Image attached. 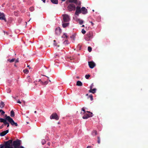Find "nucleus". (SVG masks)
<instances>
[{"label": "nucleus", "mask_w": 148, "mask_h": 148, "mask_svg": "<svg viewBox=\"0 0 148 148\" xmlns=\"http://www.w3.org/2000/svg\"><path fill=\"white\" fill-rule=\"evenodd\" d=\"M93 36V33L91 31H90L87 33L85 36V39L87 41H89L92 39Z\"/></svg>", "instance_id": "f257e3e1"}, {"label": "nucleus", "mask_w": 148, "mask_h": 148, "mask_svg": "<svg viewBox=\"0 0 148 148\" xmlns=\"http://www.w3.org/2000/svg\"><path fill=\"white\" fill-rule=\"evenodd\" d=\"M6 119L12 125H14L16 126H18L17 123L15 122L13 119L10 116H7L6 117Z\"/></svg>", "instance_id": "f03ea898"}, {"label": "nucleus", "mask_w": 148, "mask_h": 148, "mask_svg": "<svg viewBox=\"0 0 148 148\" xmlns=\"http://www.w3.org/2000/svg\"><path fill=\"white\" fill-rule=\"evenodd\" d=\"M75 5L73 3H71L67 7L68 10L70 12L75 10Z\"/></svg>", "instance_id": "7ed1b4c3"}, {"label": "nucleus", "mask_w": 148, "mask_h": 148, "mask_svg": "<svg viewBox=\"0 0 148 148\" xmlns=\"http://www.w3.org/2000/svg\"><path fill=\"white\" fill-rule=\"evenodd\" d=\"M20 141L19 140H15L13 142V145L14 146L15 148H18L20 145Z\"/></svg>", "instance_id": "20e7f679"}, {"label": "nucleus", "mask_w": 148, "mask_h": 148, "mask_svg": "<svg viewBox=\"0 0 148 148\" xmlns=\"http://www.w3.org/2000/svg\"><path fill=\"white\" fill-rule=\"evenodd\" d=\"M63 17V22L64 23L68 22L70 20L69 16L67 14H64L62 15Z\"/></svg>", "instance_id": "39448f33"}, {"label": "nucleus", "mask_w": 148, "mask_h": 148, "mask_svg": "<svg viewBox=\"0 0 148 148\" xmlns=\"http://www.w3.org/2000/svg\"><path fill=\"white\" fill-rule=\"evenodd\" d=\"M50 119H55L56 120H58L59 119V117L56 113H53L50 116Z\"/></svg>", "instance_id": "423d86ee"}, {"label": "nucleus", "mask_w": 148, "mask_h": 148, "mask_svg": "<svg viewBox=\"0 0 148 148\" xmlns=\"http://www.w3.org/2000/svg\"><path fill=\"white\" fill-rule=\"evenodd\" d=\"M86 112H87L88 113V114L86 113L84 115V116H83L82 118L83 119H88V118H89V117H92V113L88 111H86Z\"/></svg>", "instance_id": "0eeeda50"}, {"label": "nucleus", "mask_w": 148, "mask_h": 148, "mask_svg": "<svg viewBox=\"0 0 148 148\" xmlns=\"http://www.w3.org/2000/svg\"><path fill=\"white\" fill-rule=\"evenodd\" d=\"M81 13V10L80 7L79 6H77L75 14L77 16H78L79 14Z\"/></svg>", "instance_id": "6e6552de"}, {"label": "nucleus", "mask_w": 148, "mask_h": 148, "mask_svg": "<svg viewBox=\"0 0 148 148\" xmlns=\"http://www.w3.org/2000/svg\"><path fill=\"white\" fill-rule=\"evenodd\" d=\"M29 72V75L30 76H28V77L32 76L33 73V69L31 67H30L28 65V73Z\"/></svg>", "instance_id": "1a4fd4ad"}, {"label": "nucleus", "mask_w": 148, "mask_h": 148, "mask_svg": "<svg viewBox=\"0 0 148 148\" xmlns=\"http://www.w3.org/2000/svg\"><path fill=\"white\" fill-rule=\"evenodd\" d=\"M88 63L89 66L91 69H93L95 66V63L92 61L88 62Z\"/></svg>", "instance_id": "9d476101"}, {"label": "nucleus", "mask_w": 148, "mask_h": 148, "mask_svg": "<svg viewBox=\"0 0 148 148\" xmlns=\"http://www.w3.org/2000/svg\"><path fill=\"white\" fill-rule=\"evenodd\" d=\"M62 30L60 27H58L56 28L55 30L56 34L57 35H59L61 33Z\"/></svg>", "instance_id": "9b49d317"}, {"label": "nucleus", "mask_w": 148, "mask_h": 148, "mask_svg": "<svg viewBox=\"0 0 148 148\" xmlns=\"http://www.w3.org/2000/svg\"><path fill=\"white\" fill-rule=\"evenodd\" d=\"M81 13L83 14H86L87 13V10L84 7H82L81 9Z\"/></svg>", "instance_id": "f8f14e48"}, {"label": "nucleus", "mask_w": 148, "mask_h": 148, "mask_svg": "<svg viewBox=\"0 0 148 148\" xmlns=\"http://www.w3.org/2000/svg\"><path fill=\"white\" fill-rule=\"evenodd\" d=\"M0 19L4 20L5 22H6L5 17V15L3 13H0Z\"/></svg>", "instance_id": "ddd939ff"}, {"label": "nucleus", "mask_w": 148, "mask_h": 148, "mask_svg": "<svg viewBox=\"0 0 148 148\" xmlns=\"http://www.w3.org/2000/svg\"><path fill=\"white\" fill-rule=\"evenodd\" d=\"M8 130H7L5 131H4L1 132L0 133V136H4L8 132Z\"/></svg>", "instance_id": "4468645a"}, {"label": "nucleus", "mask_w": 148, "mask_h": 148, "mask_svg": "<svg viewBox=\"0 0 148 148\" xmlns=\"http://www.w3.org/2000/svg\"><path fill=\"white\" fill-rule=\"evenodd\" d=\"M96 90L97 89L96 88L92 89L89 90V92L94 94L96 92Z\"/></svg>", "instance_id": "2eb2a0df"}, {"label": "nucleus", "mask_w": 148, "mask_h": 148, "mask_svg": "<svg viewBox=\"0 0 148 148\" xmlns=\"http://www.w3.org/2000/svg\"><path fill=\"white\" fill-rule=\"evenodd\" d=\"M82 83L79 81H78L77 82L76 85L78 86H82Z\"/></svg>", "instance_id": "dca6fc26"}, {"label": "nucleus", "mask_w": 148, "mask_h": 148, "mask_svg": "<svg viewBox=\"0 0 148 148\" xmlns=\"http://www.w3.org/2000/svg\"><path fill=\"white\" fill-rule=\"evenodd\" d=\"M68 1L69 3H73L75 4H77V0H68Z\"/></svg>", "instance_id": "f3484780"}, {"label": "nucleus", "mask_w": 148, "mask_h": 148, "mask_svg": "<svg viewBox=\"0 0 148 148\" xmlns=\"http://www.w3.org/2000/svg\"><path fill=\"white\" fill-rule=\"evenodd\" d=\"M69 23H63L62 24V26L63 27L65 28L66 27L68 26L69 25Z\"/></svg>", "instance_id": "a211bd4d"}, {"label": "nucleus", "mask_w": 148, "mask_h": 148, "mask_svg": "<svg viewBox=\"0 0 148 148\" xmlns=\"http://www.w3.org/2000/svg\"><path fill=\"white\" fill-rule=\"evenodd\" d=\"M5 106L4 103L3 101H1L0 103V108H3Z\"/></svg>", "instance_id": "6ab92c4d"}, {"label": "nucleus", "mask_w": 148, "mask_h": 148, "mask_svg": "<svg viewBox=\"0 0 148 148\" xmlns=\"http://www.w3.org/2000/svg\"><path fill=\"white\" fill-rule=\"evenodd\" d=\"M51 2L55 4H58V0H51Z\"/></svg>", "instance_id": "aec40b11"}, {"label": "nucleus", "mask_w": 148, "mask_h": 148, "mask_svg": "<svg viewBox=\"0 0 148 148\" xmlns=\"http://www.w3.org/2000/svg\"><path fill=\"white\" fill-rule=\"evenodd\" d=\"M92 134L93 136H96L97 135V132L95 130H93L92 132Z\"/></svg>", "instance_id": "412c9836"}, {"label": "nucleus", "mask_w": 148, "mask_h": 148, "mask_svg": "<svg viewBox=\"0 0 148 148\" xmlns=\"http://www.w3.org/2000/svg\"><path fill=\"white\" fill-rule=\"evenodd\" d=\"M77 21L79 22V24L80 25L82 24L83 23V22H84V21L83 20H81L80 19H77Z\"/></svg>", "instance_id": "4be33fe9"}, {"label": "nucleus", "mask_w": 148, "mask_h": 148, "mask_svg": "<svg viewBox=\"0 0 148 148\" xmlns=\"http://www.w3.org/2000/svg\"><path fill=\"white\" fill-rule=\"evenodd\" d=\"M73 58L72 57H68L66 58V60L67 61H71L73 60Z\"/></svg>", "instance_id": "5701e85b"}, {"label": "nucleus", "mask_w": 148, "mask_h": 148, "mask_svg": "<svg viewBox=\"0 0 148 148\" xmlns=\"http://www.w3.org/2000/svg\"><path fill=\"white\" fill-rule=\"evenodd\" d=\"M10 116L12 117L14 116V112L13 110H12L10 112Z\"/></svg>", "instance_id": "b1692460"}, {"label": "nucleus", "mask_w": 148, "mask_h": 148, "mask_svg": "<svg viewBox=\"0 0 148 148\" xmlns=\"http://www.w3.org/2000/svg\"><path fill=\"white\" fill-rule=\"evenodd\" d=\"M15 58H13L11 60L8 59V61H9L11 63V62H14L15 61Z\"/></svg>", "instance_id": "393cba45"}, {"label": "nucleus", "mask_w": 148, "mask_h": 148, "mask_svg": "<svg viewBox=\"0 0 148 148\" xmlns=\"http://www.w3.org/2000/svg\"><path fill=\"white\" fill-rule=\"evenodd\" d=\"M53 42H54V43H53V45L55 46H57L58 47H59V45H57V43L56 42V40H53Z\"/></svg>", "instance_id": "a878e982"}, {"label": "nucleus", "mask_w": 148, "mask_h": 148, "mask_svg": "<svg viewBox=\"0 0 148 148\" xmlns=\"http://www.w3.org/2000/svg\"><path fill=\"white\" fill-rule=\"evenodd\" d=\"M97 142L98 144H99L100 143V139L99 136H98L97 137Z\"/></svg>", "instance_id": "bb28decb"}, {"label": "nucleus", "mask_w": 148, "mask_h": 148, "mask_svg": "<svg viewBox=\"0 0 148 148\" xmlns=\"http://www.w3.org/2000/svg\"><path fill=\"white\" fill-rule=\"evenodd\" d=\"M48 82L47 81H45L44 82H41V83L43 85H46L48 84Z\"/></svg>", "instance_id": "cd10ccee"}, {"label": "nucleus", "mask_w": 148, "mask_h": 148, "mask_svg": "<svg viewBox=\"0 0 148 148\" xmlns=\"http://www.w3.org/2000/svg\"><path fill=\"white\" fill-rule=\"evenodd\" d=\"M5 119H2V118H0V121L1 122L4 123L5 121Z\"/></svg>", "instance_id": "c85d7f7f"}, {"label": "nucleus", "mask_w": 148, "mask_h": 148, "mask_svg": "<svg viewBox=\"0 0 148 148\" xmlns=\"http://www.w3.org/2000/svg\"><path fill=\"white\" fill-rule=\"evenodd\" d=\"M88 51L89 52H90L92 51V48L90 47H88Z\"/></svg>", "instance_id": "c756f323"}, {"label": "nucleus", "mask_w": 148, "mask_h": 148, "mask_svg": "<svg viewBox=\"0 0 148 148\" xmlns=\"http://www.w3.org/2000/svg\"><path fill=\"white\" fill-rule=\"evenodd\" d=\"M42 144V145H44L45 144L46 141L45 140H42L41 141Z\"/></svg>", "instance_id": "7c9ffc66"}, {"label": "nucleus", "mask_w": 148, "mask_h": 148, "mask_svg": "<svg viewBox=\"0 0 148 148\" xmlns=\"http://www.w3.org/2000/svg\"><path fill=\"white\" fill-rule=\"evenodd\" d=\"M90 77V75L89 74L86 75L85 76V77L86 79H88Z\"/></svg>", "instance_id": "2f4dec72"}, {"label": "nucleus", "mask_w": 148, "mask_h": 148, "mask_svg": "<svg viewBox=\"0 0 148 148\" xmlns=\"http://www.w3.org/2000/svg\"><path fill=\"white\" fill-rule=\"evenodd\" d=\"M68 41L67 40H65L63 42V43L64 45H66L68 44Z\"/></svg>", "instance_id": "473e14b6"}, {"label": "nucleus", "mask_w": 148, "mask_h": 148, "mask_svg": "<svg viewBox=\"0 0 148 148\" xmlns=\"http://www.w3.org/2000/svg\"><path fill=\"white\" fill-rule=\"evenodd\" d=\"M82 32L83 34H84L86 33V31L84 30V29H83L82 31Z\"/></svg>", "instance_id": "72a5a7b5"}, {"label": "nucleus", "mask_w": 148, "mask_h": 148, "mask_svg": "<svg viewBox=\"0 0 148 148\" xmlns=\"http://www.w3.org/2000/svg\"><path fill=\"white\" fill-rule=\"evenodd\" d=\"M34 10V7H31L29 8V10L31 11L32 12Z\"/></svg>", "instance_id": "f704fd0d"}, {"label": "nucleus", "mask_w": 148, "mask_h": 148, "mask_svg": "<svg viewBox=\"0 0 148 148\" xmlns=\"http://www.w3.org/2000/svg\"><path fill=\"white\" fill-rule=\"evenodd\" d=\"M89 97L91 101H92L93 99V96L92 95H90L89 96Z\"/></svg>", "instance_id": "c9c22d12"}, {"label": "nucleus", "mask_w": 148, "mask_h": 148, "mask_svg": "<svg viewBox=\"0 0 148 148\" xmlns=\"http://www.w3.org/2000/svg\"><path fill=\"white\" fill-rule=\"evenodd\" d=\"M23 72L27 74V72H28V70H27V69H25V70H23Z\"/></svg>", "instance_id": "e433bc0d"}, {"label": "nucleus", "mask_w": 148, "mask_h": 148, "mask_svg": "<svg viewBox=\"0 0 148 148\" xmlns=\"http://www.w3.org/2000/svg\"><path fill=\"white\" fill-rule=\"evenodd\" d=\"M6 120H7L6 119L5 120V121L3 123L5 125H7V124H8V122H7Z\"/></svg>", "instance_id": "4c0bfd02"}, {"label": "nucleus", "mask_w": 148, "mask_h": 148, "mask_svg": "<svg viewBox=\"0 0 148 148\" xmlns=\"http://www.w3.org/2000/svg\"><path fill=\"white\" fill-rule=\"evenodd\" d=\"M14 61L15 62V63H16L18 62H19L18 59L17 58L16 60H15Z\"/></svg>", "instance_id": "58836bf2"}, {"label": "nucleus", "mask_w": 148, "mask_h": 148, "mask_svg": "<svg viewBox=\"0 0 148 148\" xmlns=\"http://www.w3.org/2000/svg\"><path fill=\"white\" fill-rule=\"evenodd\" d=\"M82 111H83L84 112V113H86V111L84 108V107H83L82 108Z\"/></svg>", "instance_id": "ea45409f"}, {"label": "nucleus", "mask_w": 148, "mask_h": 148, "mask_svg": "<svg viewBox=\"0 0 148 148\" xmlns=\"http://www.w3.org/2000/svg\"><path fill=\"white\" fill-rule=\"evenodd\" d=\"M1 114L2 115H3L5 113V112L3 111L2 110H1Z\"/></svg>", "instance_id": "a19ab883"}, {"label": "nucleus", "mask_w": 148, "mask_h": 148, "mask_svg": "<svg viewBox=\"0 0 148 148\" xmlns=\"http://www.w3.org/2000/svg\"><path fill=\"white\" fill-rule=\"evenodd\" d=\"M93 84H91V86H90V89H92V88L93 87Z\"/></svg>", "instance_id": "79ce46f5"}, {"label": "nucleus", "mask_w": 148, "mask_h": 148, "mask_svg": "<svg viewBox=\"0 0 148 148\" xmlns=\"http://www.w3.org/2000/svg\"><path fill=\"white\" fill-rule=\"evenodd\" d=\"M90 22L91 23L92 26L94 25V23L92 21H90Z\"/></svg>", "instance_id": "37998d69"}, {"label": "nucleus", "mask_w": 148, "mask_h": 148, "mask_svg": "<svg viewBox=\"0 0 148 148\" xmlns=\"http://www.w3.org/2000/svg\"><path fill=\"white\" fill-rule=\"evenodd\" d=\"M32 81L31 78H28V82H30Z\"/></svg>", "instance_id": "c03bdc74"}, {"label": "nucleus", "mask_w": 148, "mask_h": 148, "mask_svg": "<svg viewBox=\"0 0 148 148\" xmlns=\"http://www.w3.org/2000/svg\"><path fill=\"white\" fill-rule=\"evenodd\" d=\"M3 127V125H2L1 126H0V129H2Z\"/></svg>", "instance_id": "a18cd8bd"}, {"label": "nucleus", "mask_w": 148, "mask_h": 148, "mask_svg": "<svg viewBox=\"0 0 148 148\" xmlns=\"http://www.w3.org/2000/svg\"><path fill=\"white\" fill-rule=\"evenodd\" d=\"M17 102L18 103H21V101H19V100H18L17 101Z\"/></svg>", "instance_id": "49530a36"}, {"label": "nucleus", "mask_w": 148, "mask_h": 148, "mask_svg": "<svg viewBox=\"0 0 148 148\" xmlns=\"http://www.w3.org/2000/svg\"><path fill=\"white\" fill-rule=\"evenodd\" d=\"M64 35L65 36L66 38H67V36H66V34H64Z\"/></svg>", "instance_id": "de8ad7c7"}, {"label": "nucleus", "mask_w": 148, "mask_h": 148, "mask_svg": "<svg viewBox=\"0 0 148 148\" xmlns=\"http://www.w3.org/2000/svg\"><path fill=\"white\" fill-rule=\"evenodd\" d=\"M28 27H29V28L30 29H31L32 28V26L31 25H29L28 26Z\"/></svg>", "instance_id": "09e8293b"}, {"label": "nucleus", "mask_w": 148, "mask_h": 148, "mask_svg": "<svg viewBox=\"0 0 148 148\" xmlns=\"http://www.w3.org/2000/svg\"><path fill=\"white\" fill-rule=\"evenodd\" d=\"M91 146H88L87 147V148H91Z\"/></svg>", "instance_id": "8fccbe9b"}, {"label": "nucleus", "mask_w": 148, "mask_h": 148, "mask_svg": "<svg viewBox=\"0 0 148 148\" xmlns=\"http://www.w3.org/2000/svg\"><path fill=\"white\" fill-rule=\"evenodd\" d=\"M9 123H8V124H7V127H9Z\"/></svg>", "instance_id": "3c124183"}, {"label": "nucleus", "mask_w": 148, "mask_h": 148, "mask_svg": "<svg viewBox=\"0 0 148 148\" xmlns=\"http://www.w3.org/2000/svg\"><path fill=\"white\" fill-rule=\"evenodd\" d=\"M41 82H42V81H41V80L40 79H39V80L38 82H40V83H41Z\"/></svg>", "instance_id": "603ef678"}, {"label": "nucleus", "mask_w": 148, "mask_h": 148, "mask_svg": "<svg viewBox=\"0 0 148 148\" xmlns=\"http://www.w3.org/2000/svg\"><path fill=\"white\" fill-rule=\"evenodd\" d=\"M46 0H42V1H43V2L45 3V2Z\"/></svg>", "instance_id": "864d4df0"}, {"label": "nucleus", "mask_w": 148, "mask_h": 148, "mask_svg": "<svg viewBox=\"0 0 148 148\" xmlns=\"http://www.w3.org/2000/svg\"><path fill=\"white\" fill-rule=\"evenodd\" d=\"M61 1H62L63 2L65 1V0H61Z\"/></svg>", "instance_id": "5fc2aeb1"}, {"label": "nucleus", "mask_w": 148, "mask_h": 148, "mask_svg": "<svg viewBox=\"0 0 148 148\" xmlns=\"http://www.w3.org/2000/svg\"><path fill=\"white\" fill-rule=\"evenodd\" d=\"M82 27H84V25H82Z\"/></svg>", "instance_id": "6e6d98bb"}, {"label": "nucleus", "mask_w": 148, "mask_h": 148, "mask_svg": "<svg viewBox=\"0 0 148 148\" xmlns=\"http://www.w3.org/2000/svg\"><path fill=\"white\" fill-rule=\"evenodd\" d=\"M34 113H36V111H35L34 112Z\"/></svg>", "instance_id": "4d7b16f0"}, {"label": "nucleus", "mask_w": 148, "mask_h": 148, "mask_svg": "<svg viewBox=\"0 0 148 148\" xmlns=\"http://www.w3.org/2000/svg\"><path fill=\"white\" fill-rule=\"evenodd\" d=\"M14 66H16V65L15 64L14 65Z\"/></svg>", "instance_id": "13d9d810"}, {"label": "nucleus", "mask_w": 148, "mask_h": 148, "mask_svg": "<svg viewBox=\"0 0 148 148\" xmlns=\"http://www.w3.org/2000/svg\"><path fill=\"white\" fill-rule=\"evenodd\" d=\"M81 4V2H79V5H80Z\"/></svg>", "instance_id": "bf43d9fd"}, {"label": "nucleus", "mask_w": 148, "mask_h": 148, "mask_svg": "<svg viewBox=\"0 0 148 148\" xmlns=\"http://www.w3.org/2000/svg\"><path fill=\"white\" fill-rule=\"evenodd\" d=\"M77 78H79V77H77Z\"/></svg>", "instance_id": "052dcab7"}, {"label": "nucleus", "mask_w": 148, "mask_h": 148, "mask_svg": "<svg viewBox=\"0 0 148 148\" xmlns=\"http://www.w3.org/2000/svg\"><path fill=\"white\" fill-rule=\"evenodd\" d=\"M30 20H31V19L29 21H28V22H29L30 21Z\"/></svg>", "instance_id": "680f3d73"}, {"label": "nucleus", "mask_w": 148, "mask_h": 148, "mask_svg": "<svg viewBox=\"0 0 148 148\" xmlns=\"http://www.w3.org/2000/svg\"><path fill=\"white\" fill-rule=\"evenodd\" d=\"M66 3H68V1H66Z\"/></svg>", "instance_id": "e2e57ef3"}, {"label": "nucleus", "mask_w": 148, "mask_h": 148, "mask_svg": "<svg viewBox=\"0 0 148 148\" xmlns=\"http://www.w3.org/2000/svg\"><path fill=\"white\" fill-rule=\"evenodd\" d=\"M48 145H49V144H50V143L49 144V143H48Z\"/></svg>", "instance_id": "0e129e2a"}, {"label": "nucleus", "mask_w": 148, "mask_h": 148, "mask_svg": "<svg viewBox=\"0 0 148 148\" xmlns=\"http://www.w3.org/2000/svg\"><path fill=\"white\" fill-rule=\"evenodd\" d=\"M48 145H49V144H50V143L49 144V143H48Z\"/></svg>", "instance_id": "69168bd1"}, {"label": "nucleus", "mask_w": 148, "mask_h": 148, "mask_svg": "<svg viewBox=\"0 0 148 148\" xmlns=\"http://www.w3.org/2000/svg\"><path fill=\"white\" fill-rule=\"evenodd\" d=\"M48 145H49V144H50V143L49 144V143H48Z\"/></svg>", "instance_id": "338daca9"}, {"label": "nucleus", "mask_w": 148, "mask_h": 148, "mask_svg": "<svg viewBox=\"0 0 148 148\" xmlns=\"http://www.w3.org/2000/svg\"><path fill=\"white\" fill-rule=\"evenodd\" d=\"M92 11H93V12H94V10H92Z\"/></svg>", "instance_id": "774afa93"}]
</instances>
